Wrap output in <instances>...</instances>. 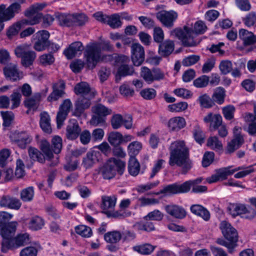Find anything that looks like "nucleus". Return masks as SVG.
I'll use <instances>...</instances> for the list:
<instances>
[{"mask_svg": "<svg viewBox=\"0 0 256 256\" xmlns=\"http://www.w3.org/2000/svg\"><path fill=\"white\" fill-rule=\"evenodd\" d=\"M170 158L168 164L170 166L176 165L182 168V173L186 174L192 167L190 158L189 149L183 140L172 142L169 148Z\"/></svg>", "mask_w": 256, "mask_h": 256, "instance_id": "nucleus-1", "label": "nucleus"}, {"mask_svg": "<svg viewBox=\"0 0 256 256\" xmlns=\"http://www.w3.org/2000/svg\"><path fill=\"white\" fill-rule=\"evenodd\" d=\"M112 46L108 40H102L100 42L92 43L86 46L84 55L87 66L93 69L102 60V50L112 51Z\"/></svg>", "mask_w": 256, "mask_h": 256, "instance_id": "nucleus-2", "label": "nucleus"}, {"mask_svg": "<svg viewBox=\"0 0 256 256\" xmlns=\"http://www.w3.org/2000/svg\"><path fill=\"white\" fill-rule=\"evenodd\" d=\"M124 167L125 163L123 161L111 158L100 168V174L104 178L110 180L114 176L116 171L122 174Z\"/></svg>", "mask_w": 256, "mask_h": 256, "instance_id": "nucleus-3", "label": "nucleus"}, {"mask_svg": "<svg viewBox=\"0 0 256 256\" xmlns=\"http://www.w3.org/2000/svg\"><path fill=\"white\" fill-rule=\"evenodd\" d=\"M172 34L178 38L185 46H194L198 44L194 39L196 35L193 30L187 26H184L183 29L174 30Z\"/></svg>", "mask_w": 256, "mask_h": 256, "instance_id": "nucleus-4", "label": "nucleus"}, {"mask_svg": "<svg viewBox=\"0 0 256 256\" xmlns=\"http://www.w3.org/2000/svg\"><path fill=\"white\" fill-rule=\"evenodd\" d=\"M46 6L44 3H36L31 6L24 12V15L28 18V20H22V24L34 25L39 23L42 18V14L38 12L42 10Z\"/></svg>", "mask_w": 256, "mask_h": 256, "instance_id": "nucleus-5", "label": "nucleus"}, {"mask_svg": "<svg viewBox=\"0 0 256 256\" xmlns=\"http://www.w3.org/2000/svg\"><path fill=\"white\" fill-rule=\"evenodd\" d=\"M30 242L28 234H20L13 238L10 242L5 240L2 244V250L6 252L8 249H14L27 244Z\"/></svg>", "mask_w": 256, "mask_h": 256, "instance_id": "nucleus-6", "label": "nucleus"}, {"mask_svg": "<svg viewBox=\"0 0 256 256\" xmlns=\"http://www.w3.org/2000/svg\"><path fill=\"white\" fill-rule=\"evenodd\" d=\"M140 76L148 84L154 81H160L164 78V74L160 68L150 70L147 67L141 68Z\"/></svg>", "mask_w": 256, "mask_h": 256, "instance_id": "nucleus-7", "label": "nucleus"}, {"mask_svg": "<svg viewBox=\"0 0 256 256\" xmlns=\"http://www.w3.org/2000/svg\"><path fill=\"white\" fill-rule=\"evenodd\" d=\"M50 36L49 32L46 30L38 31L34 36V39L36 40L34 48L38 52L45 50L50 46V41L48 40Z\"/></svg>", "mask_w": 256, "mask_h": 256, "instance_id": "nucleus-8", "label": "nucleus"}, {"mask_svg": "<svg viewBox=\"0 0 256 256\" xmlns=\"http://www.w3.org/2000/svg\"><path fill=\"white\" fill-rule=\"evenodd\" d=\"M22 10L20 4L14 2L6 8L4 4L0 5V21H8L18 14Z\"/></svg>", "mask_w": 256, "mask_h": 256, "instance_id": "nucleus-9", "label": "nucleus"}, {"mask_svg": "<svg viewBox=\"0 0 256 256\" xmlns=\"http://www.w3.org/2000/svg\"><path fill=\"white\" fill-rule=\"evenodd\" d=\"M129 61L128 57L124 55L119 56L116 58V64L119 66L118 73L120 76L132 75L134 73L133 68L127 64Z\"/></svg>", "mask_w": 256, "mask_h": 256, "instance_id": "nucleus-10", "label": "nucleus"}, {"mask_svg": "<svg viewBox=\"0 0 256 256\" xmlns=\"http://www.w3.org/2000/svg\"><path fill=\"white\" fill-rule=\"evenodd\" d=\"M156 16L164 26L170 28L178 18V14L174 10H161L156 13Z\"/></svg>", "mask_w": 256, "mask_h": 256, "instance_id": "nucleus-11", "label": "nucleus"}, {"mask_svg": "<svg viewBox=\"0 0 256 256\" xmlns=\"http://www.w3.org/2000/svg\"><path fill=\"white\" fill-rule=\"evenodd\" d=\"M241 130L242 128L238 126H235L234 128V138L228 142L226 148V153L231 154L234 152L244 142L243 136L240 134Z\"/></svg>", "mask_w": 256, "mask_h": 256, "instance_id": "nucleus-12", "label": "nucleus"}, {"mask_svg": "<svg viewBox=\"0 0 256 256\" xmlns=\"http://www.w3.org/2000/svg\"><path fill=\"white\" fill-rule=\"evenodd\" d=\"M220 228L224 237L231 242H237L238 234L236 230L232 225L226 220L222 221Z\"/></svg>", "mask_w": 256, "mask_h": 256, "instance_id": "nucleus-13", "label": "nucleus"}, {"mask_svg": "<svg viewBox=\"0 0 256 256\" xmlns=\"http://www.w3.org/2000/svg\"><path fill=\"white\" fill-rule=\"evenodd\" d=\"M12 142L21 148H25L32 138L26 132H15L10 136Z\"/></svg>", "mask_w": 256, "mask_h": 256, "instance_id": "nucleus-14", "label": "nucleus"}, {"mask_svg": "<svg viewBox=\"0 0 256 256\" xmlns=\"http://www.w3.org/2000/svg\"><path fill=\"white\" fill-rule=\"evenodd\" d=\"M132 60L136 66H140L144 60V51L142 46L135 43L131 46Z\"/></svg>", "mask_w": 256, "mask_h": 256, "instance_id": "nucleus-15", "label": "nucleus"}, {"mask_svg": "<svg viewBox=\"0 0 256 256\" xmlns=\"http://www.w3.org/2000/svg\"><path fill=\"white\" fill-rule=\"evenodd\" d=\"M232 167L229 166L216 170L214 174L206 178V182L209 184H212L227 179L228 176L232 175V172H230V168Z\"/></svg>", "mask_w": 256, "mask_h": 256, "instance_id": "nucleus-16", "label": "nucleus"}, {"mask_svg": "<svg viewBox=\"0 0 256 256\" xmlns=\"http://www.w3.org/2000/svg\"><path fill=\"white\" fill-rule=\"evenodd\" d=\"M22 206L20 200L8 195H4L0 199V206L18 210Z\"/></svg>", "mask_w": 256, "mask_h": 256, "instance_id": "nucleus-17", "label": "nucleus"}, {"mask_svg": "<svg viewBox=\"0 0 256 256\" xmlns=\"http://www.w3.org/2000/svg\"><path fill=\"white\" fill-rule=\"evenodd\" d=\"M164 210L168 214L176 219H182L186 217V210L179 206L170 204L164 206Z\"/></svg>", "mask_w": 256, "mask_h": 256, "instance_id": "nucleus-18", "label": "nucleus"}, {"mask_svg": "<svg viewBox=\"0 0 256 256\" xmlns=\"http://www.w3.org/2000/svg\"><path fill=\"white\" fill-rule=\"evenodd\" d=\"M17 226L16 222H12L2 228L0 232V234L3 238L2 244L5 240H7L10 242L13 238H12L16 231Z\"/></svg>", "mask_w": 256, "mask_h": 256, "instance_id": "nucleus-19", "label": "nucleus"}, {"mask_svg": "<svg viewBox=\"0 0 256 256\" xmlns=\"http://www.w3.org/2000/svg\"><path fill=\"white\" fill-rule=\"evenodd\" d=\"M84 50L82 44L79 41L72 43L66 49L64 54L68 59H72L78 54H81Z\"/></svg>", "mask_w": 256, "mask_h": 256, "instance_id": "nucleus-20", "label": "nucleus"}, {"mask_svg": "<svg viewBox=\"0 0 256 256\" xmlns=\"http://www.w3.org/2000/svg\"><path fill=\"white\" fill-rule=\"evenodd\" d=\"M52 92L48 97V100L52 102L58 100L64 94L65 83L62 80H60L54 84Z\"/></svg>", "mask_w": 256, "mask_h": 256, "instance_id": "nucleus-21", "label": "nucleus"}, {"mask_svg": "<svg viewBox=\"0 0 256 256\" xmlns=\"http://www.w3.org/2000/svg\"><path fill=\"white\" fill-rule=\"evenodd\" d=\"M74 92L77 95L86 96L89 98H94L95 91L86 82L78 83L74 86Z\"/></svg>", "mask_w": 256, "mask_h": 256, "instance_id": "nucleus-22", "label": "nucleus"}, {"mask_svg": "<svg viewBox=\"0 0 256 256\" xmlns=\"http://www.w3.org/2000/svg\"><path fill=\"white\" fill-rule=\"evenodd\" d=\"M100 155V152L97 150H92L88 152L83 158L82 165L86 168H92L98 161Z\"/></svg>", "mask_w": 256, "mask_h": 256, "instance_id": "nucleus-23", "label": "nucleus"}, {"mask_svg": "<svg viewBox=\"0 0 256 256\" xmlns=\"http://www.w3.org/2000/svg\"><path fill=\"white\" fill-rule=\"evenodd\" d=\"M94 98H89L86 96H80L75 104V112L80 115L86 109L90 106V100Z\"/></svg>", "mask_w": 256, "mask_h": 256, "instance_id": "nucleus-24", "label": "nucleus"}, {"mask_svg": "<svg viewBox=\"0 0 256 256\" xmlns=\"http://www.w3.org/2000/svg\"><path fill=\"white\" fill-rule=\"evenodd\" d=\"M238 34L244 46H250L256 43V35L252 32L246 29L241 28L239 30Z\"/></svg>", "mask_w": 256, "mask_h": 256, "instance_id": "nucleus-25", "label": "nucleus"}, {"mask_svg": "<svg viewBox=\"0 0 256 256\" xmlns=\"http://www.w3.org/2000/svg\"><path fill=\"white\" fill-rule=\"evenodd\" d=\"M174 49V44L172 40H166L160 42L158 46V52L163 57L170 56Z\"/></svg>", "mask_w": 256, "mask_h": 256, "instance_id": "nucleus-26", "label": "nucleus"}, {"mask_svg": "<svg viewBox=\"0 0 256 256\" xmlns=\"http://www.w3.org/2000/svg\"><path fill=\"white\" fill-rule=\"evenodd\" d=\"M56 18L61 26L71 27L74 26V14L56 13Z\"/></svg>", "mask_w": 256, "mask_h": 256, "instance_id": "nucleus-27", "label": "nucleus"}, {"mask_svg": "<svg viewBox=\"0 0 256 256\" xmlns=\"http://www.w3.org/2000/svg\"><path fill=\"white\" fill-rule=\"evenodd\" d=\"M206 123H210V128L211 130H214L220 126L222 123V118L219 114H213L209 113L204 118Z\"/></svg>", "mask_w": 256, "mask_h": 256, "instance_id": "nucleus-28", "label": "nucleus"}, {"mask_svg": "<svg viewBox=\"0 0 256 256\" xmlns=\"http://www.w3.org/2000/svg\"><path fill=\"white\" fill-rule=\"evenodd\" d=\"M4 72L6 78L13 81L20 78V72L16 64H10L4 68Z\"/></svg>", "mask_w": 256, "mask_h": 256, "instance_id": "nucleus-29", "label": "nucleus"}, {"mask_svg": "<svg viewBox=\"0 0 256 256\" xmlns=\"http://www.w3.org/2000/svg\"><path fill=\"white\" fill-rule=\"evenodd\" d=\"M81 128L78 123L75 120L70 122L67 126L66 136L68 139L72 140L76 139L79 136Z\"/></svg>", "mask_w": 256, "mask_h": 256, "instance_id": "nucleus-30", "label": "nucleus"}, {"mask_svg": "<svg viewBox=\"0 0 256 256\" xmlns=\"http://www.w3.org/2000/svg\"><path fill=\"white\" fill-rule=\"evenodd\" d=\"M40 124L44 132L47 134H50L52 132V128L50 124V118L48 112H43L40 113Z\"/></svg>", "mask_w": 256, "mask_h": 256, "instance_id": "nucleus-31", "label": "nucleus"}, {"mask_svg": "<svg viewBox=\"0 0 256 256\" xmlns=\"http://www.w3.org/2000/svg\"><path fill=\"white\" fill-rule=\"evenodd\" d=\"M184 118L180 116H176L170 118L168 122V126L172 130H178L186 126Z\"/></svg>", "mask_w": 256, "mask_h": 256, "instance_id": "nucleus-32", "label": "nucleus"}, {"mask_svg": "<svg viewBox=\"0 0 256 256\" xmlns=\"http://www.w3.org/2000/svg\"><path fill=\"white\" fill-rule=\"evenodd\" d=\"M190 210L192 213L200 216L206 221L208 220L210 218V212L201 205H192L190 207Z\"/></svg>", "mask_w": 256, "mask_h": 256, "instance_id": "nucleus-33", "label": "nucleus"}, {"mask_svg": "<svg viewBox=\"0 0 256 256\" xmlns=\"http://www.w3.org/2000/svg\"><path fill=\"white\" fill-rule=\"evenodd\" d=\"M41 99L40 93L35 94L32 98H26L24 101V105L29 110H36L39 105Z\"/></svg>", "mask_w": 256, "mask_h": 256, "instance_id": "nucleus-34", "label": "nucleus"}, {"mask_svg": "<svg viewBox=\"0 0 256 256\" xmlns=\"http://www.w3.org/2000/svg\"><path fill=\"white\" fill-rule=\"evenodd\" d=\"M122 238V234L120 232L114 230L108 232L104 235V240L110 244H116Z\"/></svg>", "mask_w": 256, "mask_h": 256, "instance_id": "nucleus-35", "label": "nucleus"}, {"mask_svg": "<svg viewBox=\"0 0 256 256\" xmlns=\"http://www.w3.org/2000/svg\"><path fill=\"white\" fill-rule=\"evenodd\" d=\"M247 207L243 204H232L228 208V210L229 213L234 217L238 215H243Z\"/></svg>", "mask_w": 256, "mask_h": 256, "instance_id": "nucleus-36", "label": "nucleus"}, {"mask_svg": "<svg viewBox=\"0 0 256 256\" xmlns=\"http://www.w3.org/2000/svg\"><path fill=\"white\" fill-rule=\"evenodd\" d=\"M44 224V220L41 217L36 216L30 218L28 227L33 230H37L41 229Z\"/></svg>", "mask_w": 256, "mask_h": 256, "instance_id": "nucleus-37", "label": "nucleus"}, {"mask_svg": "<svg viewBox=\"0 0 256 256\" xmlns=\"http://www.w3.org/2000/svg\"><path fill=\"white\" fill-rule=\"evenodd\" d=\"M28 153L32 160L42 164L45 162L44 156L38 149L33 147H30L28 149Z\"/></svg>", "mask_w": 256, "mask_h": 256, "instance_id": "nucleus-38", "label": "nucleus"}, {"mask_svg": "<svg viewBox=\"0 0 256 256\" xmlns=\"http://www.w3.org/2000/svg\"><path fill=\"white\" fill-rule=\"evenodd\" d=\"M34 194V187L29 186L22 190L20 198L24 202H30L32 200Z\"/></svg>", "mask_w": 256, "mask_h": 256, "instance_id": "nucleus-39", "label": "nucleus"}, {"mask_svg": "<svg viewBox=\"0 0 256 256\" xmlns=\"http://www.w3.org/2000/svg\"><path fill=\"white\" fill-rule=\"evenodd\" d=\"M128 170L129 173L132 176H136L139 173L140 166L135 157L132 156L130 158L128 162Z\"/></svg>", "mask_w": 256, "mask_h": 256, "instance_id": "nucleus-40", "label": "nucleus"}, {"mask_svg": "<svg viewBox=\"0 0 256 256\" xmlns=\"http://www.w3.org/2000/svg\"><path fill=\"white\" fill-rule=\"evenodd\" d=\"M133 250L142 254H150L154 250L155 246L150 244H144L136 246L133 247Z\"/></svg>", "mask_w": 256, "mask_h": 256, "instance_id": "nucleus-41", "label": "nucleus"}, {"mask_svg": "<svg viewBox=\"0 0 256 256\" xmlns=\"http://www.w3.org/2000/svg\"><path fill=\"white\" fill-rule=\"evenodd\" d=\"M106 24L112 28H117L120 27L122 22L120 20L118 14H114L108 16Z\"/></svg>", "mask_w": 256, "mask_h": 256, "instance_id": "nucleus-42", "label": "nucleus"}, {"mask_svg": "<svg viewBox=\"0 0 256 256\" xmlns=\"http://www.w3.org/2000/svg\"><path fill=\"white\" fill-rule=\"evenodd\" d=\"M116 200V198L114 196H102V208L104 210L112 209L115 206Z\"/></svg>", "mask_w": 256, "mask_h": 256, "instance_id": "nucleus-43", "label": "nucleus"}, {"mask_svg": "<svg viewBox=\"0 0 256 256\" xmlns=\"http://www.w3.org/2000/svg\"><path fill=\"white\" fill-rule=\"evenodd\" d=\"M92 112L96 114L102 116L104 118L112 114V110L102 104H98L92 108Z\"/></svg>", "mask_w": 256, "mask_h": 256, "instance_id": "nucleus-44", "label": "nucleus"}, {"mask_svg": "<svg viewBox=\"0 0 256 256\" xmlns=\"http://www.w3.org/2000/svg\"><path fill=\"white\" fill-rule=\"evenodd\" d=\"M192 134L194 140L198 143L201 144L204 142L205 134L198 124H196L194 126Z\"/></svg>", "mask_w": 256, "mask_h": 256, "instance_id": "nucleus-45", "label": "nucleus"}, {"mask_svg": "<svg viewBox=\"0 0 256 256\" xmlns=\"http://www.w3.org/2000/svg\"><path fill=\"white\" fill-rule=\"evenodd\" d=\"M36 58V53L30 50L26 55L21 58V63L25 67L31 66Z\"/></svg>", "mask_w": 256, "mask_h": 256, "instance_id": "nucleus-46", "label": "nucleus"}, {"mask_svg": "<svg viewBox=\"0 0 256 256\" xmlns=\"http://www.w3.org/2000/svg\"><path fill=\"white\" fill-rule=\"evenodd\" d=\"M226 96V91L222 87L216 88L214 91L212 95V98L214 100L218 103L222 104L224 102V99Z\"/></svg>", "mask_w": 256, "mask_h": 256, "instance_id": "nucleus-47", "label": "nucleus"}, {"mask_svg": "<svg viewBox=\"0 0 256 256\" xmlns=\"http://www.w3.org/2000/svg\"><path fill=\"white\" fill-rule=\"evenodd\" d=\"M108 140L112 146H119L122 143V134L118 132H111L109 134Z\"/></svg>", "mask_w": 256, "mask_h": 256, "instance_id": "nucleus-48", "label": "nucleus"}, {"mask_svg": "<svg viewBox=\"0 0 256 256\" xmlns=\"http://www.w3.org/2000/svg\"><path fill=\"white\" fill-rule=\"evenodd\" d=\"M76 232L77 234L84 238H90L92 234V232L91 228L85 225H80L75 228Z\"/></svg>", "mask_w": 256, "mask_h": 256, "instance_id": "nucleus-49", "label": "nucleus"}, {"mask_svg": "<svg viewBox=\"0 0 256 256\" xmlns=\"http://www.w3.org/2000/svg\"><path fill=\"white\" fill-rule=\"evenodd\" d=\"M207 146L214 150H220L222 148V144L218 139L214 136L210 137L207 140Z\"/></svg>", "mask_w": 256, "mask_h": 256, "instance_id": "nucleus-50", "label": "nucleus"}, {"mask_svg": "<svg viewBox=\"0 0 256 256\" xmlns=\"http://www.w3.org/2000/svg\"><path fill=\"white\" fill-rule=\"evenodd\" d=\"M244 24L248 28L256 26V13L253 12L248 14L242 18Z\"/></svg>", "mask_w": 256, "mask_h": 256, "instance_id": "nucleus-51", "label": "nucleus"}, {"mask_svg": "<svg viewBox=\"0 0 256 256\" xmlns=\"http://www.w3.org/2000/svg\"><path fill=\"white\" fill-rule=\"evenodd\" d=\"M159 183L160 182L156 180L152 182H148L146 184H140L136 187V190L138 192L143 194L156 188L158 186Z\"/></svg>", "mask_w": 256, "mask_h": 256, "instance_id": "nucleus-52", "label": "nucleus"}, {"mask_svg": "<svg viewBox=\"0 0 256 256\" xmlns=\"http://www.w3.org/2000/svg\"><path fill=\"white\" fill-rule=\"evenodd\" d=\"M142 148V144L138 142H133L128 146V152L130 157L136 155Z\"/></svg>", "mask_w": 256, "mask_h": 256, "instance_id": "nucleus-53", "label": "nucleus"}, {"mask_svg": "<svg viewBox=\"0 0 256 256\" xmlns=\"http://www.w3.org/2000/svg\"><path fill=\"white\" fill-rule=\"evenodd\" d=\"M170 112H178L184 111L188 108V104L186 102H180L176 104H170L168 106Z\"/></svg>", "mask_w": 256, "mask_h": 256, "instance_id": "nucleus-54", "label": "nucleus"}, {"mask_svg": "<svg viewBox=\"0 0 256 256\" xmlns=\"http://www.w3.org/2000/svg\"><path fill=\"white\" fill-rule=\"evenodd\" d=\"M124 118L120 114H114L110 120L112 128L116 130L120 128L123 125Z\"/></svg>", "mask_w": 256, "mask_h": 256, "instance_id": "nucleus-55", "label": "nucleus"}, {"mask_svg": "<svg viewBox=\"0 0 256 256\" xmlns=\"http://www.w3.org/2000/svg\"><path fill=\"white\" fill-rule=\"evenodd\" d=\"M40 150L49 160L53 158L54 154L50 148V144L46 140H42L40 143Z\"/></svg>", "mask_w": 256, "mask_h": 256, "instance_id": "nucleus-56", "label": "nucleus"}, {"mask_svg": "<svg viewBox=\"0 0 256 256\" xmlns=\"http://www.w3.org/2000/svg\"><path fill=\"white\" fill-rule=\"evenodd\" d=\"M164 218V214L158 210L149 212L144 216V219L146 220H157L160 221Z\"/></svg>", "mask_w": 256, "mask_h": 256, "instance_id": "nucleus-57", "label": "nucleus"}, {"mask_svg": "<svg viewBox=\"0 0 256 256\" xmlns=\"http://www.w3.org/2000/svg\"><path fill=\"white\" fill-rule=\"evenodd\" d=\"M198 101L200 106L205 108H210L214 104L213 101L206 94H204L199 96Z\"/></svg>", "mask_w": 256, "mask_h": 256, "instance_id": "nucleus-58", "label": "nucleus"}, {"mask_svg": "<svg viewBox=\"0 0 256 256\" xmlns=\"http://www.w3.org/2000/svg\"><path fill=\"white\" fill-rule=\"evenodd\" d=\"M30 50V45L24 44L16 46L14 50V54L17 57L21 58Z\"/></svg>", "mask_w": 256, "mask_h": 256, "instance_id": "nucleus-59", "label": "nucleus"}, {"mask_svg": "<svg viewBox=\"0 0 256 256\" xmlns=\"http://www.w3.org/2000/svg\"><path fill=\"white\" fill-rule=\"evenodd\" d=\"M140 96L145 100H151L156 96V90L152 88H146L141 90Z\"/></svg>", "mask_w": 256, "mask_h": 256, "instance_id": "nucleus-60", "label": "nucleus"}, {"mask_svg": "<svg viewBox=\"0 0 256 256\" xmlns=\"http://www.w3.org/2000/svg\"><path fill=\"white\" fill-rule=\"evenodd\" d=\"M210 81L209 77L203 75L194 80L193 84L194 86L198 88L206 87Z\"/></svg>", "mask_w": 256, "mask_h": 256, "instance_id": "nucleus-61", "label": "nucleus"}, {"mask_svg": "<svg viewBox=\"0 0 256 256\" xmlns=\"http://www.w3.org/2000/svg\"><path fill=\"white\" fill-rule=\"evenodd\" d=\"M39 61L41 64L46 66L52 64L54 61V58L51 54H45L39 57Z\"/></svg>", "mask_w": 256, "mask_h": 256, "instance_id": "nucleus-62", "label": "nucleus"}, {"mask_svg": "<svg viewBox=\"0 0 256 256\" xmlns=\"http://www.w3.org/2000/svg\"><path fill=\"white\" fill-rule=\"evenodd\" d=\"M219 68L223 74H226L232 70V64L230 60H222L220 62Z\"/></svg>", "mask_w": 256, "mask_h": 256, "instance_id": "nucleus-63", "label": "nucleus"}, {"mask_svg": "<svg viewBox=\"0 0 256 256\" xmlns=\"http://www.w3.org/2000/svg\"><path fill=\"white\" fill-rule=\"evenodd\" d=\"M52 144L54 152L56 154L60 153L62 148V138L56 136L52 138Z\"/></svg>", "mask_w": 256, "mask_h": 256, "instance_id": "nucleus-64", "label": "nucleus"}]
</instances>
